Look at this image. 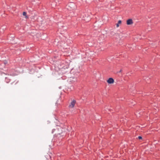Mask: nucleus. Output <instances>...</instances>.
Masks as SVG:
<instances>
[{
	"mask_svg": "<svg viewBox=\"0 0 160 160\" xmlns=\"http://www.w3.org/2000/svg\"><path fill=\"white\" fill-rule=\"evenodd\" d=\"M90 17L87 13H84L82 17V20L85 22H88L90 21Z\"/></svg>",
	"mask_w": 160,
	"mask_h": 160,
	"instance_id": "2",
	"label": "nucleus"
},
{
	"mask_svg": "<svg viewBox=\"0 0 160 160\" xmlns=\"http://www.w3.org/2000/svg\"><path fill=\"white\" fill-rule=\"evenodd\" d=\"M17 82H18V81H17V82H15V84H17Z\"/></svg>",
	"mask_w": 160,
	"mask_h": 160,
	"instance_id": "11",
	"label": "nucleus"
},
{
	"mask_svg": "<svg viewBox=\"0 0 160 160\" xmlns=\"http://www.w3.org/2000/svg\"><path fill=\"white\" fill-rule=\"evenodd\" d=\"M133 23V22L132 19H129L127 21V24L128 25H131Z\"/></svg>",
	"mask_w": 160,
	"mask_h": 160,
	"instance_id": "5",
	"label": "nucleus"
},
{
	"mask_svg": "<svg viewBox=\"0 0 160 160\" xmlns=\"http://www.w3.org/2000/svg\"><path fill=\"white\" fill-rule=\"evenodd\" d=\"M121 21L120 20H119L118 21V23L116 24V26L117 27H118L119 26V24H121Z\"/></svg>",
	"mask_w": 160,
	"mask_h": 160,
	"instance_id": "7",
	"label": "nucleus"
},
{
	"mask_svg": "<svg viewBox=\"0 0 160 160\" xmlns=\"http://www.w3.org/2000/svg\"><path fill=\"white\" fill-rule=\"evenodd\" d=\"M76 103V101L75 100H73L71 102L70 104L69 105V107L71 108H73L75 103Z\"/></svg>",
	"mask_w": 160,
	"mask_h": 160,
	"instance_id": "3",
	"label": "nucleus"
},
{
	"mask_svg": "<svg viewBox=\"0 0 160 160\" xmlns=\"http://www.w3.org/2000/svg\"><path fill=\"white\" fill-rule=\"evenodd\" d=\"M138 138L139 139H142V138L141 136H139L138 137Z\"/></svg>",
	"mask_w": 160,
	"mask_h": 160,
	"instance_id": "9",
	"label": "nucleus"
},
{
	"mask_svg": "<svg viewBox=\"0 0 160 160\" xmlns=\"http://www.w3.org/2000/svg\"><path fill=\"white\" fill-rule=\"evenodd\" d=\"M77 7L76 4L73 2H70L67 6V8L69 11H72L76 9Z\"/></svg>",
	"mask_w": 160,
	"mask_h": 160,
	"instance_id": "1",
	"label": "nucleus"
},
{
	"mask_svg": "<svg viewBox=\"0 0 160 160\" xmlns=\"http://www.w3.org/2000/svg\"><path fill=\"white\" fill-rule=\"evenodd\" d=\"M27 14V13L26 12H23V15L24 16H26Z\"/></svg>",
	"mask_w": 160,
	"mask_h": 160,
	"instance_id": "8",
	"label": "nucleus"
},
{
	"mask_svg": "<svg viewBox=\"0 0 160 160\" xmlns=\"http://www.w3.org/2000/svg\"><path fill=\"white\" fill-rule=\"evenodd\" d=\"M114 79L112 78H109L107 80V82L109 84H112L114 82Z\"/></svg>",
	"mask_w": 160,
	"mask_h": 160,
	"instance_id": "4",
	"label": "nucleus"
},
{
	"mask_svg": "<svg viewBox=\"0 0 160 160\" xmlns=\"http://www.w3.org/2000/svg\"><path fill=\"white\" fill-rule=\"evenodd\" d=\"M122 72V69H121V70H120V71H119V72Z\"/></svg>",
	"mask_w": 160,
	"mask_h": 160,
	"instance_id": "10",
	"label": "nucleus"
},
{
	"mask_svg": "<svg viewBox=\"0 0 160 160\" xmlns=\"http://www.w3.org/2000/svg\"><path fill=\"white\" fill-rule=\"evenodd\" d=\"M5 81L7 83H8L10 82V79L6 77L5 79Z\"/></svg>",
	"mask_w": 160,
	"mask_h": 160,
	"instance_id": "6",
	"label": "nucleus"
}]
</instances>
